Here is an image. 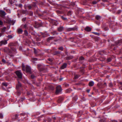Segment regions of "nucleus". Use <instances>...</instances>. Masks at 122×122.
Returning <instances> with one entry per match:
<instances>
[{
	"label": "nucleus",
	"mask_w": 122,
	"mask_h": 122,
	"mask_svg": "<svg viewBox=\"0 0 122 122\" xmlns=\"http://www.w3.org/2000/svg\"><path fill=\"white\" fill-rule=\"evenodd\" d=\"M15 73L18 78L20 79H21L22 78V74L20 70L16 71L15 72Z\"/></svg>",
	"instance_id": "obj_1"
},
{
	"label": "nucleus",
	"mask_w": 122,
	"mask_h": 122,
	"mask_svg": "<svg viewBox=\"0 0 122 122\" xmlns=\"http://www.w3.org/2000/svg\"><path fill=\"white\" fill-rule=\"evenodd\" d=\"M56 91L55 93L56 94H59L61 91V88L60 86H57L56 88Z\"/></svg>",
	"instance_id": "obj_2"
},
{
	"label": "nucleus",
	"mask_w": 122,
	"mask_h": 122,
	"mask_svg": "<svg viewBox=\"0 0 122 122\" xmlns=\"http://www.w3.org/2000/svg\"><path fill=\"white\" fill-rule=\"evenodd\" d=\"M35 24L34 27L35 28H37L42 26V24L41 23H38L36 22H35Z\"/></svg>",
	"instance_id": "obj_3"
},
{
	"label": "nucleus",
	"mask_w": 122,
	"mask_h": 122,
	"mask_svg": "<svg viewBox=\"0 0 122 122\" xmlns=\"http://www.w3.org/2000/svg\"><path fill=\"white\" fill-rule=\"evenodd\" d=\"M38 69L40 71H43L44 69L43 66L41 64H39L37 65Z\"/></svg>",
	"instance_id": "obj_4"
},
{
	"label": "nucleus",
	"mask_w": 122,
	"mask_h": 122,
	"mask_svg": "<svg viewBox=\"0 0 122 122\" xmlns=\"http://www.w3.org/2000/svg\"><path fill=\"white\" fill-rule=\"evenodd\" d=\"M22 85L20 82L19 81L18 82V83L16 86V89L17 90H18L21 87Z\"/></svg>",
	"instance_id": "obj_5"
},
{
	"label": "nucleus",
	"mask_w": 122,
	"mask_h": 122,
	"mask_svg": "<svg viewBox=\"0 0 122 122\" xmlns=\"http://www.w3.org/2000/svg\"><path fill=\"white\" fill-rule=\"evenodd\" d=\"M7 43V41L5 40H3L0 42V46L3 45H6Z\"/></svg>",
	"instance_id": "obj_6"
},
{
	"label": "nucleus",
	"mask_w": 122,
	"mask_h": 122,
	"mask_svg": "<svg viewBox=\"0 0 122 122\" xmlns=\"http://www.w3.org/2000/svg\"><path fill=\"white\" fill-rule=\"evenodd\" d=\"M6 13L4 11L0 10V15L2 17H3L6 15Z\"/></svg>",
	"instance_id": "obj_7"
},
{
	"label": "nucleus",
	"mask_w": 122,
	"mask_h": 122,
	"mask_svg": "<svg viewBox=\"0 0 122 122\" xmlns=\"http://www.w3.org/2000/svg\"><path fill=\"white\" fill-rule=\"evenodd\" d=\"M26 70L27 72H30L31 71L30 67L28 66H26Z\"/></svg>",
	"instance_id": "obj_8"
},
{
	"label": "nucleus",
	"mask_w": 122,
	"mask_h": 122,
	"mask_svg": "<svg viewBox=\"0 0 122 122\" xmlns=\"http://www.w3.org/2000/svg\"><path fill=\"white\" fill-rule=\"evenodd\" d=\"M64 29V27L63 26H60L57 28L58 30L60 32H61Z\"/></svg>",
	"instance_id": "obj_9"
},
{
	"label": "nucleus",
	"mask_w": 122,
	"mask_h": 122,
	"mask_svg": "<svg viewBox=\"0 0 122 122\" xmlns=\"http://www.w3.org/2000/svg\"><path fill=\"white\" fill-rule=\"evenodd\" d=\"M67 64L66 63H64L61 67V69H63L65 68L67 66Z\"/></svg>",
	"instance_id": "obj_10"
},
{
	"label": "nucleus",
	"mask_w": 122,
	"mask_h": 122,
	"mask_svg": "<svg viewBox=\"0 0 122 122\" xmlns=\"http://www.w3.org/2000/svg\"><path fill=\"white\" fill-rule=\"evenodd\" d=\"M73 58V56H67L65 57L66 59L68 60L71 59Z\"/></svg>",
	"instance_id": "obj_11"
},
{
	"label": "nucleus",
	"mask_w": 122,
	"mask_h": 122,
	"mask_svg": "<svg viewBox=\"0 0 122 122\" xmlns=\"http://www.w3.org/2000/svg\"><path fill=\"white\" fill-rule=\"evenodd\" d=\"M18 33L19 34H22L23 32V30L19 28L17 30Z\"/></svg>",
	"instance_id": "obj_12"
},
{
	"label": "nucleus",
	"mask_w": 122,
	"mask_h": 122,
	"mask_svg": "<svg viewBox=\"0 0 122 122\" xmlns=\"http://www.w3.org/2000/svg\"><path fill=\"white\" fill-rule=\"evenodd\" d=\"M91 28L89 27H87L85 29V30L88 31H91Z\"/></svg>",
	"instance_id": "obj_13"
},
{
	"label": "nucleus",
	"mask_w": 122,
	"mask_h": 122,
	"mask_svg": "<svg viewBox=\"0 0 122 122\" xmlns=\"http://www.w3.org/2000/svg\"><path fill=\"white\" fill-rule=\"evenodd\" d=\"M72 31L76 30H77L78 27L77 26H75L74 27L71 28Z\"/></svg>",
	"instance_id": "obj_14"
},
{
	"label": "nucleus",
	"mask_w": 122,
	"mask_h": 122,
	"mask_svg": "<svg viewBox=\"0 0 122 122\" xmlns=\"http://www.w3.org/2000/svg\"><path fill=\"white\" fill-rule=\"evenodd\" d=\"M55 37H54L51 36L50 37L48 38L47 39V41H50L54 39Z\"/></svg>",
	"instance_id": "obj_15"
},
{
	"label": "nucleus",
	"mask_w": 122,
	"mask_h": 122,
	"mask_svg": "<svg viewBox=\"0 0 122 122\" xmlns=\"http://www.w3.org/2000/svg\"><path fill=\"white\" fill-rule=\"evenodd\" d=\"M95 17L96 19L98 20H100L102 18L101 16L99 15H97Z\"/></svg>",
	"instance_id": "obj_16"
},
{
	"label": "nucleus",
	"mask_w": 122,
	"mask_h": 122,
	"mask_svg": "<svg viewBox=\"0 0 122 122\" xmlns=\"http://www.w3.org/2000/svg\"><path fill=\"white\" fill-rule=\"evenodd\" d=\"M6 29V27H4L3 28L1 29V32L2 33L3 32L5 31V30Z\"/></svg>",
	"instance_id": "obj_17"
},
{
	"label": "nucleus",
	"mask_w": 122,
	"mask_h": 122,
	"mask_svg": "<svg viewBox=\"0 0 122 122\" xmlns=\"http://www.w3.org/2000/svg\"><path fill=\"white\" fill-rule=\"evenodd\" d=\"M94 82L93 81H91L89 82V85L90 86H92L94 85Z\"/></svg>",
	"instance_id": "obj_18"
},
{
	"label": "nucleus",
	"mask_w": 122,
	"mask_h": 122,
	"mask_svg": "<svg viewBox=\"0 0 122 122\" xmlns=\"http://www.w3.org/2000/svg\"><path fill=\"white\" fill-rule=\"evenodd\" d=\"M4 51L5 52H10V50L8 48H6L4 50Z\"/></svg>",
	"instance_id": "obj_19"
},
{
	"label": "nucleus",
	"mask_w": 122,
	"mask_h": 122,
	"mask_svg": "<svg viewBox=\"0 0 122 122\" xmlns=\"http://www.w3.org/2000/svg\"><path fill=\"white\" fill-rule=\"evenodd\" d=\"M63 98L62 97H60L58 100V102L60 103L61 101L63 100Z\"/></svg>",
	"instance_id": "obj_20"
},
{
	"label": "nucleus",
	"mask_w": 122,
	"mask_h": 122,
	"mask_svg": "<svg viewBox=\"0 0 122 122\" xmlns=\"http://www.w3.org/2000/svg\"><path fill=\"white\" fill-rule=\"evenodd\" d=\"M37 59L36 58H33L32 59V61L33 63H35V61H37Z\"/></svg>",
	"instance_id": "obj_21"
},
{
	"label": "nucleus",
	"mask_w": 122,
	"mask_h": 122,
	"mask_svg": "<svg viewBox=\"0 0 122 122\" xmlns=\"http://www.w3.org/2000/svg\"><path fill=\"white\" fill-rule=\"evenodd\" d=\"M61 19L64 20H67V18L64 17L63 16H61Z\"/></svg>",
	"instance_id": "obj_22"
},
{
	"label": "nucleus",
	"mask_w": 122,
	"mask_h": 122,
	"mask_svg": "<svg viewBox=\"0 0 122 122\" xmlns=\"http://www.w3.org/2000/svg\"><path fill=\"white\" fill-rule=\"evenodd\" d=\"M53 23H54V24L55 25H56L58 23L57 21H56L55 20H53Z\"/></svg>",
	"instance_id": "obj_23"
},
{
	"label": "nucleus",
	"mask_w": 122,
	"mask_h": 122,
	"mask_svg": "<svg viewBox=\"0 0 122 122\" xmlns=\"http://www.w3.org/2000/svg\"><path fill=\"white\" fill-rule=\"evenodd\" d=\"M21 12L23 14H25L27 12V10H21Z\"/></svg>",
	"instance_id": "obj_24"
},
{
	"label": "nucleus",
	"mask_w": 122,
	"mask_h": 122,
	"mask_svg": "<svg viewBox=\"0 0 122 122\" xmlns=\"http://www.w3.org/2000/svg\"><path fill=\"white\" fill-rule=\"evenodd\" d=\"M79 77V76L78 75H77L76 74H75L74 79H77Z\"/></svg>",
	"instance_id": "obj_25"
},
{
	"label": "nucleus",
	"mask_w": 122,
	"mask_h": 122,
	"mask_svg": "<svg viewBox=\"0 0 122 122\" xmlns=\"http://www.w3.org/2000/svg\"><path fill=\"white\" fill-rule=\"evenodd\" d=\"M66 31H71V28H68L66 29Z\"/></svg>",
	"instance_id": "obj_26"
},
{
	"label": "nucleus",
	"mask_w": 122,
	"mask_h": 122,
	"mask_svg": "<svg viewBox=\"0 0 122 122\" xmlns=\"http://www.w3.org/2000/svg\"><path fill=\"white\" fill-rule=\"evenodd\" d=\"M36 77V76L34 75V74H32L31 76V77L32 79H34Z\"/></svg>",
	"instance_id": "obj_27"
},
{
	"label": "nucleus",
	"mask_w": 122,
	"mask_h": 122,
	"mask_svg": "<svg viewBox=\"0 0 122 122\" xmlns=\"http://www.w3.org/2000/svg\"><path fill=\"white\" fill-rule=\"evenodd\" d=\"M49 89L51 90H54V88L53 86H49Z\"/></svg>",
	"instance_id": "obj_28"
},
{
	"label": "nucleus",
	"mask_w": 122,
	"mask_h": 122,
	"mask_svg": "<svg viewBox=\"0 0 122 122\" xmlns=\"http://www.w3.org/2000/svg\"><path fill=\"white\" fill-rule=\"evenodd\" d=\"M71 91V89H67L66 91V93H70Z\"/></svg>",
	"instance_id": "obj_29"
},
{
	"label": "nucleus",
	"mask_w": 122,
	"mask_h": 122,
	"mask_svg": "<svg viewBox=\"0 0 122 122\" xmlns=\"http://www.w3.org/2000/svg\"><path fill=\"white\" fill-rule=\"evenodd\" d=\"M24 34L26 36H27L28 35V32L26 30H25L24 31Z\"/></svg>",
	"instance_id": "obj_30"
},
{
	"label": "nucleus",
	"mask_w": 122,
	"mask_h": 122,
	"mask_svg": "<svg viewBox=\"0 0 122 122\" xmlns=\"http://www.w3.org/2000/svg\"><path fill=\"white\" fill-rule=\"evenodd\" d=\"M34 52L35 54H37L38 53V51L37 50H36L35 48L34 49Z\"/></svg>",
	"instance_id": "obj_31"
},
{
	"label": "nucleus",
	"mask_w": 122,
	"mask_h": 122,
	"mask_svg": "<svg viewBox=\"0 0 122 122\" xmlns=\"http://www.w3.org/2000/svg\"><path fill=\"white\" fill-rule=\"evenodd\" d=\"M27 8L29 10L30 9L32 8L31 6L30 5H27Z\"/></svg>",
	"instance_id": "obj_32"
},
{
	"label": "nucleus",
	"mask_w": 122,
	"mask_h": 122,
	"mask_svg": "<svg viewBox=\"0 0 122 122\" xmlns=\"http://www.w3.org/2000/svg\"><path fill=\"white\" fill-rule=\"evenodd\" d=\"M71 14V12L70 11H68L67 13V15L68 16H70Z\"/></svg>",
	"instance_id": "obj_33"
},
{
	"label": "nucleus",
	"mask_w": 122,
	"mask_h": 122,
	"mask_svg": "<svg viewBox=\"0 0 122 122\" xmlns=\"http://www.w3.org/2000/svg\"><path fill=\"white\" fill-rule=\"evenodd\" d=\"M108 85L109 87H112L113 85L112 83H110Z\"/></svg>",
	"instance_id": "obj_34"
},
{
	"label": "nucleus",
	"mask_w": 122,
	"mask_h": 122,
	"mask_svg": "<svg viewBox=\"0 0 122 122\" xmlns=\"http://www.w3.org/2000/svg\"><path fill=\"white\" fill-rule=\"evenodd\" d=\"M84 59V58L82 56H81L79 58V60H82Z\"/></svg>",
	"instance_id": "obj_35"
},
{
	"label": "nucleus",
	"mask_w": 122,
	"mask_h": 122,
	"mask_svg": "<svg viewBox=\"0 0 122 122\" xmlns=\"http://www.w3.org/2000/svg\"><path fill=\"white\" fill-rule=\"evenodd\" d=\"M51 121V119L49 117H48L47 118V121L48 122H50Z\"/></svg>",
	"instance_id": "obj_36"
},
{
	"label": "nucleus",
	"mask_w": 122,
	"mask_h": 122,
	"mask_svg": "<svg viewBox=\"0 0 122 122\" xmlns=\"http://www.w3.org/2000/svg\"><path fill=\"white\" fill-rule=\"evenodd\" d=\"M107 61L108 62H110L111 61V58H109L107 59Z\"/></svg>",
	"instance_id": "obj_37"
},
{
	"label": "nucleus",
	"mask_w": 122,
	"mask_h": 122,
	"mask_svg": "<svg viewBox=\"0 0 122 122\" xmlns=\"http://www.w3.org/2000/svg\"><path fill=\"white\" fill-rule=\"evenodd\" d=\"M115 44L116 45H120V43H118L117 41L115 42Z\"/></svg>",
	"instance_id": "obj_38"
},
{
	"label": "nucleus",
	"mask_w": 122,
	"mask_h": 122,
	"mask_svg": "<svg viewBox=\"0 0 122 122\" xmlns=\"http://www.w3.org/2000/svg\"><path fill=\"white\" fill-rule=\"evenodd\" d=\"M58 49L59 50H61L62 51H63V47H60Z\"/></svg>",
	"instance_id": "obj_39"
},
{
	"label": "nucleus",
	"mask_w": 122,
	"mask_h": 122,
	"mask_svg": "<svg viewBox=\"0 0 122 122\" xmlns=\"http://www.w3.org/2000/svg\"><path fill=\"white\" fill-rule=\"evenodd\" d=\"M2 85L5 86H7V84L6 83H2Z\"/></svg>",
	"instance_id": "obj_40"
},
{
	"label": "nucleus",
	"mask_w": 122,
	"mask_h": 122,
	"mask_svg": "<svg viewBox=\"0 0 122 122\" xmlns=\"http://www.w3.org/2000/svg\"><path fill=\"white\" fill-rule=\"evenodd\" d=\"M93 33L96 35L99 36L100 35V34L99 33L96 32H93Z\"/></svg>",
	"instance_id": "obj_41"
},
{
	"label": "nucleus",
	"mask_w": 122,
	"mask_h": 122,
	"mask_svg": "<svg viewBox=\"0 0 122 122\" xmlns=\"http://www.w3.org/2000/svg\"><path fill=\"white\" fill-rule=\"evenodd\" d=\"M118 43H122V40H121L119 41H117Z\"/></svg>",
	"instance_id": "obj_42"
},
{
	"label": "nucleus",
	"mask_w": 122,
	"mask_h": 122,
	"mask_svg": "<svg viewBox=\"0 0 122 122\" xmlns=\"http://www.w3.org/2000/svg\"><path fill=\"white\" fill-rule=\"evenodd\" d=\"M55 55H56L60 54V52L59 51H56L55 52Z\"/></svg>",
	"instance_id": "obj_43"
},
{
	"label": "nucleus",
	"mask_w": 122,
	"mask_h": 122,
	"mask_svg": "<svg viewBox=\"0 0 122 122\" xmlns=\"http://www.w3.org/2000/svg\"><path fill=\"white\" fill-rule=\"evenodd\" d=\"M27 24H25L24 25V27L25 29H26L27 28Z\"/></svg>",
	"instance_id": "obj_44"
},
{
	"label": "nucleus",
	"mask_w": 122,
	"mask_h": 122,
	"mask_svg": "<svg viewBox=\"0 0 122 122\" xmlns=\"http://www.w3.org/2000/svg\"><path fill=\"white\" fill-rule=\"evenodd\" d=\"M8 37L9 38L11 39L12 38V37L11 35H8Z\"/></svg>",
	"instance_id": "obj_45"
},
{
	"label": "nucleus",
	"mask_w": 122,
	"mask_h": 122,
	"mask_svg": "<svg viewBox=\"0 0 122 122\" xmlns=\"http://www.w3.org/2000/svg\"><path fill=\"white\" fill-rule=\"evenodd\" d=\"M18 114H16L15 116V119H16L18 117Z\"/></svg>",
	"instance_id": "obj_46"
},
{
	"label": "nucleus",
	"mask_w": 122,
	"mask_h": 122,
	"mask_svg": "<svg viewBox=\"0 0 122 122\" xmlns=\"http://www.w3.org/2000/svg\"><path fill=\"white\" fill-rule=\"evenodd\" d=\"M97 2V1H93V4H96Z\"/></svg>",
	"instance_id": "obj_47"
},
{
	"label": "nucleus",
	"mask_w": 122,
	"mask_h": 122,
	"mask_svg": "<svg viewBox=\"0 0 122 122\" xmlns=\"http://www.w3.org/2000/svg\"><path fill=\"white\" fill-rule=\"evenodd\" d=\"M3 117V116L2 114L1 113H0V117L1 118H2Z\"/></svg>",
	"instance_id": "obj_48"
},
{
	"label": "nucleus",
	"mask_w": 122,
	"mask_h": 122,
	"mask_svg": "<svg viewBox=\"0 0 122 122\" xmlns=\"http://www.w3.org/2000/svg\"><path fill=\"white\" fill-rule=\"evenodd\" d=\"M3 24V22L0 20V25H2Z\"/></svg>",
	"instance_id": "obj_49"
},
{
	"label": "nucleus",
	"mask_w": 122,
	"mask_h": 122,
	"mask_svg": "<svg viewBox=\"0 0 122 122\" xmlns=\"http://www.w3.org/2000/svg\"><path fill=\"white\" fill-rule=\"evenodd\" d=\"M2 61L4 63H5V62H6L5 60L4 59H2Z\"/></svg>",
	"instance_id": "obj_50"
},
{
	"label": "nucleus",
	"mask_w": 122,
	"mask_h": 122,
	"mask_svg": "<svg viewBox=\"0 0 122 122\" xmlns=\"http://www.w3.org/2000/svg\"><path fill=\"white\" fill-rule=\"evenodd\" d=\"M26 20V18H23L22 19V20L23 21H25Z\"/></svg>",
	"instance_id": "obj_51"
},
{
	"label": "nucleus",
	"mask_w": 122,
	"mask_h": 122,
	"mask_svg": "<svg viewBox=\"0 0 122 122\" xmlns=\"http://www.w3.org/2000/svg\"><path fill=\"white\" fill-rule=\"evenodd\" d=\"M27 5H25L24 6V8L26 10V8H27Z\"/></svg>",
	"instance_id": "obj_52"
},
{
	"label": "nucleus",
	"mask_w": 122,
	"mask_h": 122,
	"mask_svg": "<svg viewBox=\"0 0 122 122\" xmlns=\"http://www.w3.org/2000/svg\"><path fill=\"white\" fill-rule=\"evenodd\" d=\"M48 60L51 62H52V60L50 58L48 59Z\"/></svg>",
	"instance_id": "obj_53"
},
{
	"label": "nucleus",
	"mask_w": 122,
	"mask_h": 122,
	"mask_svg": "<svg viewBox=\"0 0 122 122\" xmlns=\"http://www.w3.org/2000/svg\"><path fill=\"white\" fill-rule=\"evenodd\" d=\"M24 100V98H22L20 99V100H19L21 101H22Z\"/></svg>",
	"instance_id": "obj_54"
},
{
	"label": "nucleus",
	"mask_w": 122,
	"mask_h": 122,
	"mask_svg": "<svg viewBox=\"0 0 122 122\" xmlns=\"http://www.w3.org/2000/svg\"><path fill=\"white\" fill-rule=\"evenodd\" d=\"M25 115V113H22L20 114V115L22 116H24Z\"/></svg>",
	"instance_id": "obj_55"
},
{
	"label": "nucleus",
	"mask_w": 122,
	"mask_h": 122,
	"mask_svg": "<svg viewBox=\"0 0 122 122\" xmlns=\"http://www.w3.org/2000/svg\"><path fill=\"white\" fill-rule=\"evenodd\" d=\"M19 6L20 7H22V5L21 4H20L19 5Z\"/></svg>",
	"instance_id": "obj_56"
},
{
	"label": "nucleus",
	"mask_w": 122,
	"mask_h": 122,
	"mask_svg": "<svg viewBox=\"0 0 122 122\" xmlns=\"http://www.w3.org/2000/svg\"><path fill=\"white\" fill-rule=\"evenodd\" d=\"M56 12L57 13L59 14L61 13V12L59 10H57Z\"/></svg>",
	"instance_id": "obj_57"
},
{
	"label": "nucleus",
	"mask_w": 122,
	"mask_h": 122,
	"mask_svg": "<svg viewBox=\"0 0 122 122\" xmlns=\"http://www.w3.org/2000/svg\"><path fill=\"white\" fill-rule=\"evenodd\" d=\"M17 95H18V96H19L20 95V92H17Z\"/></svg>",
	"instance_id": "obj_58"
},
{
	"label": "nucleus",
	"mask_w": 122,
	"mask_h": 122,
	"mask_svg": "<svg viewBox=\"0 0 122 122\" xmlns=\"http://www.w3.org/2000/svg\"><path fill=\"white\" fill-rule=\"evenodd\" d=\"M103 85L104 86V87L106 86H107L106 83L105 82L104 84Z\"/></svg>",
	"instance_id": "obj_59"
},
{
	"label": "nucleus",
	"mask_w": 122,
	"mask_h": 122,
	"mask_svg": "<svg viewBox=\"0 0 122 122\" xmlns=\"http://www.w3.org/2000/svg\"><path fill=\"white\" fill-rule=\"evenodd\" d=\"M22 70H25V66H24V67H23V66H22Z\"/></svg>",
	"instance_id": "obj_60"
},
{
	"label": "nucleus",
	"mask_w": 122,
	"mask_h": 122,
	"mask_svg": "<svg viewBox=\"0 0 122 122\" xmlns=\"http://www.w3.org/2000/svg\"><path fill=\"white\" fill-rule=\"evenodd\" d=\"M121 11V10H119L118 11V14H119Z\"/></svg>",
	"instance_id": "obj_61"
},
{
	"label": "nucleus",
	"mask_w": 122,
	"mask_h": 122,
	"mask_svg": "<svg viewBox=\"0 0 122 122\" xmlns=\"http://www.w3.org/2000/svg\"><path fill=\"white\" fill-rule=\"evenodd\" d=\"M33 84H36V85L37 86H38V85H37L36 84V82L35 81H33L32 83Z\"/></svg>",
	"instance_id": "obj_62"
},
{
	"label": "nucleus",
	"mask_w": 122,
	"mask_h": 122,
	"mask_svg": "<svg viewBox=\"0 0 122 122\" xmlns=\"http://www.w3.org/2000/svg\"><path fill=\"white\" fill-rule=\"evenodd\" d=\"M90 90L89 89H88L87 90V92H88V93H89V92H90Z\"/></svg>",
	"instance_id": "obj_63"
},
{
	"label": "nucleus",
	"mask_w": 122,
	"mask_h": 122,
	"mask_svg": "<svg viewBox=\"0 0 122 122\" xmlns=\"http://www.w3.org/2000/svg\"><path fill=\"white\" fill-rule=\"evenodd\" d=\"M112 122H118L117 121L115 120H114Z\"/></svg>",
	"instance_id": "obj_64"
}]
</instances>
